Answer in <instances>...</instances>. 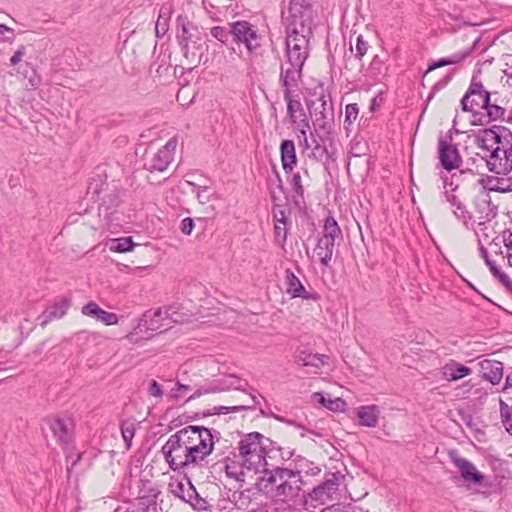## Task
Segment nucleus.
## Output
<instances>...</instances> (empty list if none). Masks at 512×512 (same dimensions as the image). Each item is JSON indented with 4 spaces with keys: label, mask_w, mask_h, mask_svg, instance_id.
I'll return each instance as SVG.
<instances>
[{
    "label": "nucleus",
    "mask_w": 512,
    "mask_h": 512,
    "mask_svg": "<svg viewBox=\"0 0 512 512\" xmlns=\"http://www.w3.org/2000/svg\"><path fill=\"white\" fill-rule=\"evenodd\" d=\"M475 142L484 152L481 159L490 172L507 175L512 171V132L508 128L493 125L479 130Z\"/></svg>",
    "instance_id": "nucleus-1"
},
{
    "label": "nucleus",
    "mask_w": 512,
    "mask_h": 512,
    "mask_svg": "<svg viewBox=\"0 0 512 512\" xmlns=\"http://www.w3.org/2000/svg\"><path fill=\"white\" fill-rule=\"evenodd\" d=\"M303 485L301 473L284 467L266 469L257 483L259 491L276 503H289L294 501Z\"/></svg>",
    "instance_id": "nucleus-2"
},
{
    "label": "nucleus",
    "mask_w": 512,
    "mask_h": 512,
    "mask_svg": "<svg viewBox=\"0 0 512 512\" xmlns=\"http://www.w3.org/2000/svg\"><path fill=\"white\" fill-rule=\"evenodd\" d=\"M492 93L485 90L481 81L473 76L468 90L461 99V108L464 112H473L475 107L483 108L486 111L487 121L483 122L482 118L473 121V125H485L491 121L505 120L506 109L497 103L491 101Z\"/></svg>",
    "instance_id": "nucleus-3"
},
{
    "label": "nucleus",
    "mask_w": 512,
    "mask_h": 512,
    "mask_svg": "<svg viewBox=\"0 0 512 512\" xmlns=\"http://www.w3.org/2000/svg\"><path fill=\"white\" fill-rule=\"evenodd\" d=\"M267 443L271 440L259 432H251L242 436L238 442L237 458H240L242 465L255 472L267 469Z\"/></svg>",
    "instance_id": "nucleus-4"
},
{
    "label": "nucleus",
    "mask_w": 512,
    "mask_h": 512,
    "mask_svg": "<svg viewBox=\"0 0 512 512\" xmlns=\"http://www.w3.org/2000/svg\"><path fill=\"white\" fill-rule=\"evenodd\" d=\"M181 442L201 463L214 450V437L212 429L204 426L189 425L176 432Z\"/></svg>",
    "instance_id": "nucleus-5"
},
{
    "label": "nucleus",
    "mask_w": 512,
    "mask_h": 512,
    "mask_svg": "<svg viewBox=\"0 0 512 512\" xmlns=\"http://www.w3.org/2000/svg\"><path fill=\"white\" fill-rule=\"evenodd\" d=\"M285 33L313 35V11L306 0H291L288 15L283 16Z\"/></svg>",
    "instance_id": "nucleus-6"
},
{
    "label": "nucleus",
    "mask_w": 512,
    "mask_h": 512,
    "mask_svg": "<svg viewBox=\"0 0 512 512\" xmlns=\"http://www.w3.org/2000/svg\"><path fill=\"white\" fill-rule=\"evenodd\" d=\"M161 453L169 468L174 472L185 471L201 464L198 459L191 456L189 448L181 442L177 433L168 438L161 448Z\"/></svg>",
    "instance_id": "nucleus-7"
},
{
    "label": "nucleus",
    "mask_w": 512,
    "mask_h": 512,
    "mask_svg": "<svg viewBox=\"0 0 512 512\" xmlns=\"http://www.w3.org/2000/svg\"><path fill=\"white\" fill-rule=\"evenodd\" d=\"M309 110L313 114V126L318 137L323 140L328 138L334 126V107L330 95L322 94L318 98V104L315 101L307 103Z\"/></svg>",
    "instance_id": "nucleus-8"
},
{
    "label": "nucleus",
    "mask_w": 512,
    "mask_h": 512,
    "mask_svg": "<svg viewBox=\"0 0 512 512\" xmlns=\"http://www.w3.org/2000/svg\"><path fill=\"white\" fill-rule=\"evenodd\" d=\"M344 480L345 475L340 471L326 472L323 481L308 494L310 501L323 505L328 501L338 499Z\"/></svg>",
    "instance_id": "nucleus-9"
},
{
    "label": "nucleus",
    "mask_w": 512,
    "mask_h": 512,
    "mask_svg": "<svg viewBox=\"0 0 512 512\" xmlns=\"http://www.w3.org/2000/svg\"><path fill=\"white\" fill-rule=\"evenodd\" d=\"M312 35L286 33L285 38V60L287 63H294L296 66H304L309 57V42Z\"/></svg>",
    "instance_id": "nucleus-10"
},
{
    "label": "nucleus",
    "mask_w": 512,
    "mask_h": 512,
    "mask_svg": "<svg viewBox=\"0 0 512 512\" xmlns=\"http://www.w3.org/2000/svg\"><path fill=\"white\" fill-rule=\"evenodd\" d=\"M232 39L236 44H243L250 54H256L261 47L258 28L246 20L232 22Z\"/></svg>",
    "instance_id": "nucleus-11"
},
{
    "label": "nucleus",
    "mask_w": 512,
    "mask_h": 512,
    "mask_svg": "<svg viewBox=\"0 0 512 512\" xmlns=\"http://www.w3.org/2000/svg\"><path fill=\"white\" fill-rule=\"evenodd\" d=\"M177 144V138L172 137L156 152L147 151L144 154V168L150 172L165 171L174 158Z\"/></svg>",
    "instance_id": "nucleus-12"
},
{
    "label": "nucleus",
    "mask_w": 512,
    "mask_h": 512,
    "mask_svg": "<svg viewBox=\"0 0 512 512\" xmlns=\"http://www.w3.org/2000/svg\"><path fill=\"white\" fill-rule=\"evenodd\" d=\"M438 159L443 169L448 172L458 169L462 163V157L453 143L452 131L438 138Z\"/></svg>",
    "instance_id": "nucleus-13"
},
{
    "label": "nucleus",
    "mask_w": 512,
    "mask_h": 512,
    "mask_svg": "<svg viewBox=\"0 0 512 512\" xmlns=\"http://www.w3.org/2000/svg\"><path fill=\"white\" fill-rule=\"evenodd\" d=\"M46 422L60 445L67 446L73 441L74 421L70 415L49 416L46 418Z\"/></svg>",
    "instance_id": "nucleus-14"
},
{
    "label": "nucleus",
    "mask_w": 512,
    "mask_h": 512,
    "mask_svg": "<svg viewBox=\"0 0 512 512\" xmlns=\"http://www.w3.org/2000/svg\"><path fill=\"white\" fill-rule=\"evenodd\" d=\"M303 67L301 65L296 66L294 63H287V60L281 64L279 84L282 87L283 95L293 94L298 88L303 75Z\"/></svg>",
    "instance_id": "nucleus-15"
},
{
    "label": "nucleus",
    "mask_w": 512,
    "mask_h": 512,
    "mask_svg": "<svg viewBox=\"0 0 512 512\" xmlns=\"http://www.w3.org/2000/svg\"><path fill=\"white\" fill-rule=\"evenodd\" d=\"M451 462L458 468L463 481L467 484L481 485L484 476L476 469L475 465L469 460L459 456L457 451L449 452Z\"/></svg>",
    "instance_id": "nucleus-16"
},
{
    "label": "nucleus",
    "mask_w": 512,
    "mask_h": 512,
    "mask_svg": "<svg viewBox=\"0 0 512 512\" xmlns=\"http://www.w3.org/2000/svg\"><path fill=\"white\" fill-rule=\"evenodd\" d=\"M137 328L140 332L161 333L170 328V323L167 322L164 312L158 308L154 311H146L139 320Z\"/></svg>",
    "instance_id": "nucleus-17"
},
{
    "label": "nucleus",
    "mask_w": 512,
    "mask_h": 512,
    "mask_svg": "<svg viewBox=\"0 0 512 512\" xmlns=\"http://www.w3.org/2000/svg\"><path fill=\"white\" fill-rule=\"evenodd\" d=\"M286 292L293 298L317 301L320 296L316 292H307L299 278L289 269L285 271Z\"/></svg>",
    "instance_id": "nucleus-18"
},
{
    "label": "nucleus",
    "mask_w": 512,
    "mask_h": 512,
    "mask_svg": "<svg viewBox=\"0 0 512 512\" xmlns=\"http://www.w3.org/2000/svg\"><path fill=\"white\" fill-rule=\"evenodd\" d=\"M474 208L480 220L479 224L489 222L497 216L498 208L492 204L487 193H482L474 199Z\"/></svg>",
    "instance_id": "nucleus-19"
},
{
    "label": "nucleus",
    "mask_w": 512,
    "mask_h": 512,
    "mask_svg": "<svg viewBox=\"0 0 512 512\" xmlns=\"http://www.w3.org/2000/svg\"><path fill=\"white\" fill-rule=\"evenodd\" d=\"M82 314L92 317L105 325H114L118 323V316L115 313L105 311L93 301L88 302L82 307Z\"/></svg>",
    "instance_id": "nucleus-20"
},
{
    "label": "nucleus",
    "mask_w": 512,
    "mask_h": 512,
    "mask_svg": "<svg viewBox=\"0 0 512 512\" xmlns=\"http://www.w3.org/2000/svg\"><path fill=\"white\" fill-rule=\"evenodd\" d=\"M482 379L493 385L499 384L503 377V363L496 360L486 359L480 362Z\"/></svg>",
    "instance_id": "nucleus-21"
},
{
    "label": "nucleus",
    "mask_w": 512,
    "mask_h": 512,
    "mask_svg": "<svg viewBox=\"0 0 512 512\" xmlns=\"http://www.w3.org/2000/svg\"><path fill=\"white\" fill-rule=\"evenodd\" d=\"M249 396L251 399L250 404L235 405V406H216L212 409L202 412V417L235 413V412H241V411H247V410H254V409H256L257 405L259 404V399L252 392H249Z\"/></svg>",
    "instance_id": "nucleus-22"
},
{
    "label": "nucleus",
    "mask_w": 512,
    "mask_h": 512,
    "mask_svg": "<svg viewBox=\"0 0 512 512\" xmlns=\"http://www.w3.org/2000/svg\"><path fill=\"white\" fill-rule=\"evenodd\" d=\"M369 49V44L362 35H358L355 43V53L354 59L358 61L357 65H353V60L351 57H345V65L344 68L348 71H352L357 69L361 72L364 68V64L362 62V58L367 54Z\"/></svg>",
    "instance_id": "nucleus-23"
},
{
    "label": "nucleus",
    "mask_w": 512,
    "mask_h": 512,
    "mask_svg": "<svg viewBox=\"0 0 512 512\" xmlns=\"http://www.w3.org/2000/svg\"><path fill=\"white\" fill-rule=\"evenodd\" d=\"M472 373L471 368L455 361V360H449L443 367H442V377L446 381L452 382L460 380Z\"/></svg>",
    "instance_id": "nucleus-24"
},
{
    "label": "nucleus",
    "mask_w": 512,
    "mask_h": 512,
    "mask_svg": "<svg viewBox=\"0 0 512 512\" xmlns=\"http://www.w3.org/2000/svg\"><path fill=\"white\" fill-rule=\"evenodd\" d=\"M280 154L283 170L286 173L292 172L297 164L294 142L289 139L282 140L280 144Z\"/></svg>",
    "instance_id": "nucleus-25"
},
{
    "label": "nucleus",
    "mask_w": 512,
    "mask_h": 512,
    "mask_svg": "<svg viewBox=\"0 0 512 512\" xmlns=\"http://www.w3.org/2000/svg\"><path fill=\"white\" fill-rule=\"evenodd\" d=\"M214 437V449L217 451L220 459L218 462L230 461L232 458H237L236 448L233 447L232 443L228 439L220 437V432L213 430Z\"/></svg>",
    "instance_id": "nucleus-26"
},
{
    "label": "nucleus",
    "mask_w": 512,
    "mask_h": 512,
    "mask_svg": "<svg viewBox=\"0 0 512 512\" xmlns=\"http://www.w3.org/2000/svg\"><path fill=\"white\" fill-rule=\"evenodd\" d=\"M70 304L71 302L68 298H61L54 304L47 307L42 314V326H45L47 323L53 321L54 319L62 318L67 313Z\"/></svg>",
    "instance_id": "nucleus-27"
},
{
    "label": "nucleus",
    "mask_w": 512,
    "mask_h": 512,
    "mask_svg": "<svg viewBox=\"0 0 512 512\" xmlns=\"http://www.w3.org/2000/svg\"><path fill=\"white\" fill-rule=\"evenodd\" d=\"M271 201L273 203L272 214L275 223H279L282 225H288L289 219L287 217L288 208H287V197L282 199L274 189H271Z\"/></svg>",
    "instance_id": "nucleus-28"
},
{
    "label": "nucleus",
    "mask_w": 512,
    "mask_h": 512,
    "mask_svg": "<svg viewBox=\"0 0 512 512\" xmlns=\"http://www.w3.org/2000/svg\"><path fill=\"white\" fill-rule=\"evenodd\" d=\"M214 384H216V387L222 388L221 392L227 391V390H230V389H235V390L243 391V392L247 393L248 395H249V392H252L255 395H256V392H257L256 389L253 388V387H249V389L247 390L246 389V387L248 386L247 381L243 380V379H241L238 376L233 375V374L229 375L228 377H226L224 379L215 380Z\"/></svg>",
    "instance_id": "nucleus-29"
},
{
    "label": "nucleus",
    "mask_w": 512,
    "mask_h": 512,
    "mask_svg": "<svg viewBox=\"0 0 512 512\" xmlns=\"http://www.w3.org/2000/svg\"><path fill=\"white\" fill-rule=\"evenodd\" d=\"M261 403L259 402V404L257 405L256 408L259 409V412L262 416L264 417H272L274 418L275 420L281 422V423H284V424H287V425H291V426H294V427H297V428H300L303 430V432L301 433V437H305V433H310L314 436H317V437H320L321 434L314 431V430H311V429H308L306 427H304L302 424L294 421V420H291V419H288V418H285V417H282V416H279V415H276L273 413V411L270 409L269 406H266L265 408L261 407L260 405Z\"/></svg>",
    "instance_id": "nucleus-30"
},
{
    "label": "nucleus",
    "mask_w": 512,
    "mask_h": 512,
    "mask_svg": "<svg viewBox=\"0 0 512 512\" xmlns=\"http://www.w3.org/2000/svg\"><path fill=\"white\" fill-rule=\"evenodd\" d=\"M359 423L366 427H375L378 423L379 409L376 405L360 406L357 409Z\"/></svg>",
    "instance_id": "nucleus-31"
},
{
    "label": "nucleus",
    "mask_w": 512,
    "mask_h": 512,
    "mask_svg": "<svg viewBox=\"0 0 512 512\" xmlns=\"http://www.w3.org/2000/svg\"><path fill=\"white\" fill-rule=\"evenodd\" d=\"M283 97L287 103V115L292 125L298 124L301 118H308L301 102L294 100L292 94L283 95Z\"/></svg>",
    "instance_id": "nucleus-32"
},
{
    "label": "nucleus",
    "mask_w": 512,
    "mask_h": 512,
    "mask_svg": "<svg viewBox=\"0 0 512 512\" xmlns=\"http://www.w3.org/2000/svg\"><path fill=\"white\" fill-rule=\"evenodd\" d=\"M97 202H100L107 210L117 207L121 202L119 187L114 182H111Z\"/></svg>",
    "instance_id": "nucleus-33"
},
{
    "label": "nucleus",
    "mask_w": 512,
    "mask_h": 512,
    "mask_svg": "<svg viewBox=\"0 0 512 512\" xmlns=\"http://www.w3.org/2000/svg\"><path fill=\"white\" fill-rule=\"evenodd\" d=\"M328 356L319 353L301 352L296 357V362L305 367L320 368L327 363Z\"/></svg>",
    "instance_id": "nucleus-34"
},
{
    "label": "nucleus",
    "mask_w": 512,
    "mask_h": 512,
    "mask_svg": "<svg viewBox=\"0 0 512 512\" xmlns=\"http://www.w3.org/2000/svg\"><path fill=\"white\" fill-rule=\"evenodd\" d=\"M335 244L324 238H319L315 252L320 259L321 265L328 267L332 259Z\"/></svg>",
    "instance_id": "nucleus-35"
},
{
    "label": "nucleus",
    "mask_w": 512,
    "mask_h": 512,
    "mask_svg": "<svg viewBox=\"0 0 512 512\" xmlns=\"http://www.w3.org/2000/svg\"><path fill=\"white\" fill-rule=\"evenodd\" d=\"M190 26L191 24L187 21L186 17L182 15L177 17V40L183 49H188V44L192 38Z\"/></svg>",
    "instance_id": "nucleus-36"
},
{
    "label": "nucleus",
    "mask_w": 512,
    "mask_h": 512,
    "mask_svg": "<svg viewBox=\"0 0 512 512\" xmlns=\"http://www.w3.org/2000/svg\"><path fill=\"white\" fill-rule=\"evenodd\" d=\"M470 52H471L470 50H466L464 52L455 53V54L451 55L450 57L441 58V59L433 62L432 64H430L428 66L426 72L423 75V79L427 76L428 73L434 71L437 68L460 63L466 57L469 56Z\"/></svg>",
    "instance_id": "nucleus-37"
},
{
    "label": "nucleus",
    "mask_w": 512,
    "mask_h": 512,
    "mask_svg": "<svg viewBox=\"0 0 512 512\" xmlns=\"http://www.w3.org/2000/svg\"><path fill=\"white\" fill-rule=\"evenodd\" d=\"M110 183L111 182H107L106 177L102 178L101 176H97V178H92L88 185L87 193L93 201L97 202Z\"/></svg>",
    "instance_id": "nucleus-38"
},
{
    "label": "nucleus",
    "mask_w": 512,
    "mask_h": 512,
    "mask_svg": "<svg viewBox=\"0 0 512 512\" xmlns=\"http://www.w3.org/2000/svg\"><path fill=\"white\" fill-rule=\"evenodd\" d=\"M342 236V231L333 216H328L323 225V235L322 238L329 240L335 244V240L338 237Z\"/></svg>",
    "instance_id": "nucleus-39"
},
{
    "label": "nucleus",
    "mask_w": 512,
    "mask_h": 512,
    "mask_svg": "<svg viewBox=\"0 0 512 512\" xmlns=\"http://www.w3.org/2000/svg\"><path fill=\"white\" fill-rule=\"evenodd\" d=\"M313 399L320 403L321 405H323L324 407H326L327 409L331 410V411H342L344 410L345 406H346V403L344 400H342L341 398H335V399H330V398H326L325 395L323 393H320V392H315L313 395H312Z\"/></svg>",
    "instance_id": "nucleus-40"
},
{
    "label": "nucleus",
    "mask_w": 512,
    "mask_h": 512,
    "mask_svg": "<svg viewBox=\"0 0 512 512\" xmlns=\"http://www.w3.org/2000/svg\"><path fill=\"white\" fill-rule=\"evenodd\" d=\"M289 184L293 191V201L295 205L299 206L301 202H304V186L302 184V176L300 172H296L292 175Z\"/></svg>",
    "instance_id": "nucleus-41"
},
{
    "label": "nucleus",
    "mask_w": 512,
    "mask_h": 512,
    "mask_svg": "<svg viewBox=\"0 0 512 512\" xmlns=\"http://www.w3.org/2000/svg\"><path fill=\"white\" fill-rule=\"evenodd\" d=\"M137 423L133 419H125L121 422L120 430L127 449L132 446V440L135 436Z\"/></svg>",
    "instance_id": "nucleus-42"
},
{
    "label": "nucleus",
    "mask_w": 512,
    "mask_h": 512,
    "mask_svg": "<svg viewBox=\"0 0 512 512\" xmlns=\"http://www.w3.org/2000/svg\"><path fill=\"white\" fill-rule=\"evenodd\" d=\"M237 458H232L230 461H222L225 464V472L229 478L237 481H244V472L242 468V461H236Z\"/></svg>",
    "instance_id": "nucleus-43"
},
{
    "label": "nucleus",
    "mask_w": 512,
    "mask_h": 512,
    "mask_svg": "<svg viewBox=\"0 0 512 512\" xmlns=\"http://www.w3.org/2000/svg\"><path fill=\"white\" fill-rule=\"evenodd\" d=\"M172 493L187 503V501H190L192 497L191 495L194 493V485L189 479H187L186 483L179 481L172 489Z\"/></svg>",
    "instance_id": "nucleus-44"
},
{
    "label": "nucleus",
    "mask_w": 512,
    "mask_h": 512,
    "mask_svg": "<svg viewBox=\"0 0 512 512\" xmlns=\"http://www.w3.org/2000/svg\"><path fill=\"white\" fill-rule=\"evenodd\" d=\"M135 243L132 240V237H122L118 239H113L109 246V249L113 252L124 253L132 251Z\"/></svg>",
    "instance_id": "nucleus-45"
},
{
    "label": "nucleus",
    "mask_w": 512,
    "mask_h": 512,
    "mask_svg": "<svg viewBox=\"0 0 512 512\" xmlns=\"http://www.w3.org/2000/svg\"><path fill=\"white\" fill-rule=\"evenodd\" d=\"M267 189H268V192H269V195L271 196V189L274 191L282 198L284 199V197H287L285 195V188H284V185H283V182H282V179H281V176L279 174V172L277 171L276 168H274V176L273 177H269L267 179Z\"/></svg>",
    "instance_id": "nucleus-46"
},
{
    "label": "nucleus",
    "mask_w": 512,
    "mask_h": 512,
    "mask_svg": "<svg viewBox=\"0 0 512 512\" xmlns=\"http://www.w3.org/2000/svg\"><path fill=\"white\" fill-rule=\"evenodd\" d=\"M500 417L506 431L512 435V406L499 399Z\"/></svg>",
    "instance_id": "nucleus-47"
},
{
    "label": "nucleus",
    "mask_w": 512,
    "mask_h": 512,
    "mask_svg": "<svg viewBox=\"0 0 512 512\" xmlns=\"http://www.w3.org/2000/svg\"><path fill=\"white\" fill-rule=\"evenodd\" d=\"M481 183L484 185L485 188H487L490 191H496V192H509L512 191V188L510 186L504 187V179H500L493 176H486V178H483L481 180Z\"/></svg>",
    "instance_id": "nucleus-48"
},
{
    "label": "nucleus",
    "mask_w": 512,
    "mask_h": 512,
    "mask_svg": "<svg viewBox=\"0 0 512 512\" xmlns=\"http://www.w3.org/2000/svg\"><path fill=\"white\" fill-rule=\"evenodd\" d=\"M210 34L223 44H227L232 37V23H229V29L222 26H214L210 29Z\"/></svg>",
    "instance_id": "nucleus-49"
},
{
    "label": "nucleus",
    "mask_w": 512,
    "mask_h": 512,
    "mask_svg": "<svg viewBox=\"0 0 512 512\" xmlns=\"http://www.w3.org/2000/svg\"><path fill=\"white\" fill-rule=\"evenodd\" d=\"M486 265L489 267L490 272L492 275L497 278L502 285H504L507 288L512 287V281L509 278L508 275L503 273L496 265V263L492 260H489L486 262Z\"/></svg>",
    "instance_id": "nucleus-50"
},
{
    "label": "nucleus",
    "mask_w": 512,
    "mask_h": 512,
    "mask_svg": "<svg viewBox=\"0 0 512 512\" xmlns=\"http://www.w3.org/2000/svg\"><path fill=\"white\" fill-rule=\"evenodd\" d=\"M221 389L222 388H218L216 387V384H214V381L209 383V384H206V385H203L201 387H199L188 399H187V402L190 401V400H194L196 398H199L200 396L202 395H205V394H211V393H219L221 392Z\"/></svg>",
    "instance_id": "nucleus-51"
},
{
    "label": "nucleus",
    "mask_w": 512,
    "mask_h": 512,
    "mask_svg": "<svg viewBox=\"0 0 512 512\" xmlns=\"http://www.w3.org/2000/svg\"><path fill=\"white\" fill-rule=\"evenodd\" d=\"M321 512H362V509L351 504L337 503L323 508Z\"/></svg>",
    "instance_id": "nucleus-52"
},
{
    "label": "nucleus",
    "mask_w": 512,
    "mask_h": 512,
    "mask_svg": "<svg viewBox=\"0 0 512 512\" xmlns=\"http://www.w3.org/2000/svg\"><path fill=\"white\" fill-rule=\"evenodd\" d=\"M453 213L457 219L462 221L463 224L468 227L469 222L472 220V214L467 210L466 206L462 202L457 204Z\"/></svg>",
    "instance_id": "nucleus-53"
},
{
    "label": "nucleus",
    "mask_w": 512,
    "mask_h": 512,
    "mask_svg": "<svg viewBox=\"0 0 512 512\" xmlns=\"http://www.w3.org/2000/svg\"><path fill=\"white\" fill-rule=\"evenodd\" d=\"M314 146L311 148V152L307 156L314 160H322L327 155V149L324 145L320 144L317 140H313Z\"/></svg>",
    "instance_id": "nucleus-54"
},
{
    "label": "nucleus",
    "mask_w": 512,
    "mask_h": 512,
    "mask_svg": "<svg viewBox=\"0 0 512 512\" xmlns=\"http://www.w3.org/2000/svg\"><path fill=\"white\" fill-rule=\"evenodd\" d=\"M166 317V320L170 325L172 323H181L185 320L184 314L180 313L176 308L169 307L165 311H163Z\"/></svg>",
    "instance_id": "nucleus-55"
},
{
    "label": "nucleus",
    "mask_w": 512,
    "mask_h": 512,
    "mask_svg": "<svg viewBox=\"0 0 512 512\" xmlns=\"http://www.w3.org/2000/svg\"><path fill=\"white\" fill-rule=\"evenodd\" d=\"M358 114H359V107H358V105L356 103L348 104L346 106V108H345L344 124L345 125L352 124L357 119Z\"/></svg>",
    "instance_id": "nucleus-56"
},
{
    "label": "nucleus",
    "mask_w": 512,
    "mask_h": 512,
    "mask_svg": "<svg viewBox=\"0 0 512 512\" xmlns=\"http://www.w3.org/2000/svg\"><path fill=\"white\" fill-rule=\"evenodd\" d=\"M190 501H187L196 510H206L208 508V502L206 499L200 497L196 488L194 487V493L191 495Z\"/></svg>",
    "instance_id": "nucleus-57"
},
{
    "label": "nucleus",
    "mask_w": 512,
    "mask_h": 512,
    "mask_svg": "<svg viewBox=\"0 0 512 512\" xmlns=\"http://www.w3.org/2000/svg\"><path fill=\"white\" fill-rule=\"evenodd\" d=\"M502 240L504 246L507 248V260L512 266V231L507 229L502 232Z\"/></svg>",
    "instance_id": "nucleus-58"
},
{
    "label": "nucleus",
    "mask_w": 512,
    "mask_h": 512,
    "mask_svg": "<svg viewBox=\"0 0 512 512\" xmlns=\"http://www.w3.org/2000/svg\"><path fill=\"white\" fill-rule=\"evenodd\" d=\"M297 130L298 141L304 140L307 137V130L310 129V122L308 118H301L298 124L293 125Z\"/></svg>",
    "instance_id": "nucleus-59"
},
{
    "label": "nucleus",
    "mask_w": 512,
    "mask_h": 512,
    "mask_svg": "<svg viewBox=\"0 0 512 512\" xmlns=\"http://www.w3.org/2000/svg\"><path fill=\"white\" fill-rule=\"evenodd\" d=\"M274 236L277 243L283 245L287 239V225L274 224Z\"/></svg>",
    "instance_id": "nucleus-60"
},
{
    "label": "nucleus",
    "mask_w": 512,
    "mask_h": 512,
    "mask_svg": "<svg viewBox=\"0 0 512 512\" xmlns=\"http://www.w3.org/2000/svg\"><path fill=\"white\" fill-rule=\"evenodd\" d=\"M136 512H157V504L149 499L141 498L137 504Z\"/></svg>",
    "instance_id": "nucleus-61"
},
{
    "label": "nucleus",
    "mask_w": 512,
    "mask_h": 512,
    "mask_svg": "<svg viewBox=\"0 0 512 512\" xmlns=\"http://www.w3.org/2000/svg\"><path fill=\"white\" fill-rule=\"evenodd\" d=\"M461 419L464 424L475 434H484V432L478 427L474 421L473 416L470 414H461Z\"/></svg>",
    "instance_id": "nucleus-62"
},
{
    "label": "nucleus",
    "mask_w": 512,
    "mask_h": 512,
    "mask_svg": "<svg viewBox=\"0 0 512 512\" xmlns=\"http://www.w3.org/2000/svg\"><path fill=\"white\" fill-rule=\"evenodd\" d=\"M451 79H452L451 75H446L444 78L437 81L432 87V91L428 96V100H431L433 98V96L435 95V93L437 91L443 89L451 81Z\"/></svg>",
    "instance_id": "nucleus-63"
},
{
    "label": "nucleus",
    "mask_w": 512,
    "mask_h": 512,
    "mask_svg": "<svg viewBox=\"0 0 512 512\" xmlns=\"http://www.w3.org/2000/svg\"><path fill=\"white\" fill-rule=\"evenodd\" d=\"M148 392L151 396L160 398L163 395V390L161 388V385L156 381L152 380L149 383Z\"/></svg>",
    "instance_id": "nucleus-64"
}]
</instances>
